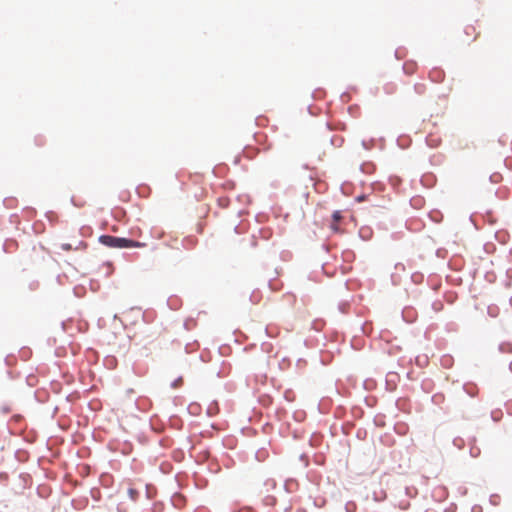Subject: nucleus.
I'll return each instance as SVG.
<instances>
[{
  "instance_id": "f257e3e1",
  "label": "nucleus",
  "mask_w": 512,
  "mask_h": 512,
  "mask_svg": "<svg viewBox=\"0 0 512 512\" xmlns=\"http://www.w3.org/2000/svg\"><path fill=\"white\" fill-rule=\"evenodd\" d=\"M99 240L105 246L112 247V248H131V247H141L144 245V244L134 241V240L115 237V236H111V235H103L99 238Z\"/></svg>"
},
{
  "instance_id": "f03ea898",
  "label": "nucleus",
  "mask_w": 512,
  "mask_h": 512,
  "mask_svg": "<svg viewBox=\"0 0 512 512\" xmlns=\"http://www.w3.org/2000/svg\"><path fill=\"white\" fill-rule=\"evenodd\" d=\"M343 216L340 211H335L332 215V223L330 225V228L334 232H340L341 229L339 228L338 223L342 220Z\"/></svg>"
},
{
  "instance_id": "7ed1b4c3",
  "label": "nucleus",
  "mask_w": 512,
  "mask_h": 512,
  "mask_svg": "<svg viewBox=\"0 0 512 512\" xmlns=\"http://www.w3.org/2000/svg\"><path fill=\"white\" fill-rule=\"evenodd\" d=\"M61 249L64 250V251H70L72 250V245L71 244H68V243H63L61 244Z\"/></svg>"
},
{
  "instance_id": "20e7f679",
  "label": "nucleus",
  "mask_w": 512,
  "mask_h": 512,
  "mask_svg": "<svg viewBox=\"0 0 512 512\" xmlns=\"http://www.w3.org/2000/svg\"><path fill=\"white\" fill-rule=\"evenodd\" d=\"M182 384V378H179L178 380H176L174 383H173V387L174 388H177L179 385Z\"/></svg>"
},
{
  "instance_id": "39448f33",
  "label": "nucleus",
  "mask_w": 512,
  "mask_h": 512,
  "mask_svg": "<svg viewBox=\"0 0 512 512\" xmlns=\"http://www.w3.org/2000/svg\"><path fill=\"white\" fill-rule=\"evenodd\" d=\"M129 494L131 495V497L133 499H135L136 495H137V491L134 490V489H129Z\"/></svg>"
}]
</instances>
